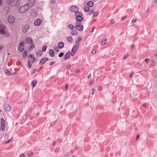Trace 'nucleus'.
I'll return each mask as SVG.
<instances>
[{
    "label": "nucleus",
    "instance_id": "33",
    "mask_svg": "<svg viewBox=\"0 0 157 157\" xmlns=\"http://www.w3.org/2000/svg\"><path fill=\"white\" fill-rule=\"evenodd\" d=\"M24 45L25 44L23 42L20 43L19 45V46L20 47H24Z\"/></svg>",
    "mask_w": 157,
    "mask_h": 157
},
{
    "label": "nucleus",
    "instance_id": "14",
    "mask_svg": "<svg viewBox=\"0 0 157 157\" xmlns=\"http://www.w3.org/2000/svg\"><path fill=\"white\" fill-rule=\"evenodd\" d=\"M29 28V26L28 25H25L23 28V31L24 33H26L28 29Z\"/></svg>",
    "mask_w": 157,
    "mask_h": 157
},
{
    "label": "nucleus",
    "instance_id": "1",
    "mask_svg": "<svg viewBox=\"0 0 157 157\" xmlns=\"http://www.w3.org/2000/svg\"><path fill=\"white\" fill-rule=\"evenodd\" d=\"M29 8V6L26 3L20 6L18 10V12L20 13H23L27 11Z\"/></svg>",
    "mask_w": 157,
    "mask_h": 157
},
{
    "label": "nucleus",
    "instance_id": "60",
    "mask_svg": "<svg viewBox=\"0 0 157 157\" xmlns=\"http://www.w3.org/2000/svg\"><path fill=\"white\" fill-rule=\"evenodd\" d=\"M91 77V74H89L87 76L88 78H90Z\"/></svg>",
    "mask_w": 157,
    "mask_h": 157
},
{
    "label": "nucleus",
    "instance_id": "22",
    "mask_svg": "<svg viewBox=\"0 0 157 157\" xmlns=\"http://www.w3.org/2000/svg\"><path fill=\"white\" fill-rule=\"evenodd\" d=\"M37 80H33L31 82V84L33 88H34L37 84Z\"/></svg>",
    "mask_w": 157,
    "mask_h": 157
},
{
    "label": "nucleus",
    "instance_id": "50",
    "mask_svg": "<svg viewBox=\"0 0 157 157\" xmlns=\"http://www.w3.org/2000/svg\"><path fill=\"white\" fill-rule=\"evenodd\" d=\"M149 59L148 58H147L145 59L144 61L145 62H148V61H149Z\"/></svg>",
    "mask_w": 157,
    "mask_h": 157
},
{
    "label": "nucleus",
    "instance_id": "44",
    "mask_svg": "<svg viewBox=\"0 0 157 157\" xmlns=\"http://www.w3.org/2000/svg\"><path fill=\"white\" fill-rule=\"evenodd\" d=\"M8 137H9V135L7 134H6L4 136V138L5 139H6L8 138Z\"/></svg>",
    "mask_w": 157,
    "mask_h": 157
},
{
    "label": "nucleus",
    "instance_id": "8",
    "mask_svg": "<svg viewBox=\"0 0 157 157\" xmlns=\"http://www.w3.org/2000/svg\"><path fill=\"white\" fill-rule=\"evenodd\" d=\"M8 21L9 23L12 24L15 22V17L12 16H9L8 17Z\"/></svg>",
    "mask_w": 157,
    "mask_h": 157
},
{
    "label": "nucleus",
    "instance_id": "10",
    "mask_svg": "<svg viewBox=\"0 0 157 157\" xmlns=\"http://www.w3.org/2000/svg\"><path fill=\"white\" fill-rule=\"evenodd\" d=\"M79 45H76V44L74 45L72 48V52H74V53H75L77 50L79 49Z\"/></svg>",
    "mask_w": 157,
    "mask_h": 157
},
{
    "label": "nucleus",
    "instance_id": "31",
    "mask_svg": "<svg viewBox=\"0 0 157 157\" xmlns=\"http://www.w3.org/2000/svg\"><path fill=\"white\" fill-rule=\"evenodd\" d=\"M47 46H44L42 48V51L43 52H44L46 51V49L47 48Z\"/></svg>",
    "mask_w": 157,
    "mask_h": 157
},
{
    "label": "nucleus",
    "instance_id": "19",
    "mask_svg": "<svg viewBox=\"0 0 157 157\" xmlns=\"http://www.w3.org/2000/svg\"><path fill=\"white\" fill-rule=\"evenodd\" d=\"M87 4L88 6L91 7L94 6V3L93 1H90L87 2Z\"/></svg>",
    "mask_w": 157,
    "mask_h": 157
},
{
    "label": "nucleus",
    "instance_id": "39",
    "mask_svg": "<svg viewBox=\"0 0 157 157\" xmlns=\"http://www.w3.org/2000/svg\"><path fill=\"white\" fill-rule=\"evenodd\" d=\"M106 42V40H103L101 42V44L102 45H104L105 43Z\"/></svg>",
    "mask_w": 157,
    "mask_h": 157
},
{
    "label": "nucleus",
    "instance_id": "37",
    "mask_svg": "<svg viewBox=\"0 0 157 157\" xmlns=\"http://www.w3.org/2000/svg\"><path fill=\"white\" fill-rule=\"evenodd\" d=\"M6 73L7 75H10L11 74L10 72L8 70L6 71Z\"/></svg>",
    "mask_w": 157,
    "mask_h": 157
},
{
    "label": "nucleus",
    "instance_id": "23",
    "mask_svg": "<svg viewBox=\"0 0 157 157\" xmlns=\"http://www.w3.org/2000/svg\"><path fill=\"white\" fill-rule=\"evenodd\" d=\"M42 55V52L41 50H38L36 53V55L38 57H40Z\"/></svg>",
    "mask_w": 157,
    "mask_h": 157
},
{
    "label": "nucleus",
    "instance_id": "46",
    "mask_svg": "<svg viewBox=\"0 0 157 157\" xmlns=\"http://www.w3.org/2000/svg\"><path fill=\"white\" fill-rule=\"evenodd\" d=\"M127 17L126 16H124L121 19V20H125V19H126V18Z\"/></svg>",
    "mask_w": 157,
    "mask_h": 157
},
{
    "label": "nucleus",
    "instance_id": "29",
    "mask_svg": "<svg viewBox=\"0 0 157 157\" xmlns=\"http://www.w3.org/2000/svg\"><path fill=\"white\" fill-rule=\"evenodd\" d=\"M73 32H72L71 33V35L73 36H76V35H78V32L74 30V31H72Z\"/></svg>",
    "mask_w": 157,
    "mask_h": 157
},
{
    "label": "nucleus",
    "instance_id": "12",
    "mask_svg": "<svg viewBox=\"0 0 157 157\" xmlns=\"http://www.w3.org/2000/svg\"><path fill=\"white\" fill-rule=\"evenodd\" d=\"M25 42L27 43H29L30 44H32L33 42L32 39L29 37H28L26 38L25 39Z\"/></svg>",
    "mask_w": 157,
    "mask_h": 157
},
{
    "label": "nucleus",
    "instance_id": "20",
    "mask_svg": "<svg viewBox=\"0 0 157 157\" xmlns=\"http://www.w3.org/2000/svg\"><path fill=\"white\" fill-rule=\"evenodd\" d=\"M66 39L68 42L71 43H72L73 41V37L71 36L67 37L66 38Z\"/></svg>",
    "mask_w": 157,
    "mask_h": 157
},
{
    "label": "nucleus",
    "instance_id": "43",
    "mask_svg": "<svg viewBox=\"0 0 157 157\" xmlns=\"http://www.w3.org/2000/svg\"><path fill=\"white\" fill-rule=\"evenodd\" d=\"M114 22H115V21H114V20L112 19L110 23L111 24H113L114 23Z\"/></svg>",
    "mask_w": 157,
    "mask_h": 157
},
{
    "label": "nucleus",
    "instance_id": "57",
    "mask_svg": "<svg viewBox=\"0 0 157 157\" xmlns=\"http://www.w3.org/2000/svg\"><path fill=\"white\" fill-rule=\"evenodd\" d=\"M133 73H131L130 74V75H129V77H132V76H133Z\"/></svg>",
    "mask_w": 157,
    "mask_h": 157
},
{
    "label": "nucleus",
    "instance_id": "54",
    "mask_svg": "<svg viewBox=\"0 0 157 157\" xmlns=\"http://www.w3.org/2000/svg\"><path fill=\"white\" fill-rule=\"evenodd\" d=\"M75 53H74V52H72L71 51V56H74V55Z\"/></svg>",
    "mask_w": 157,
    "mask_h": 157
},
{
    "label": "nucleus",
    "instance_id": "35",
    "mask_svg": "<svg viewBox=\"0 0 157 157\" xmlns=\"http://www.w3.org/2000/svg\"><path fill=\"white\" fill-rule=\"evenodd\" d=\"M66 67H67V69H70L71 67V65H70V64L68 63V64H67L66 65Z\"/></svg>",
    "mask_w": 157,
    "mask_h": 157
},
{
    "label": "nucleus",
    "instance_id": "36",
    "mask_svg": "<svg viewBox=\"0 0 157 157\" xmlns=\"http://www.w3.org/2000/svg\"><path fill=\"white\" fill-rule=\"evenodd\" d=\"M59 48L57 47L56 46L54 48V50L56 52H59Z\"/></svg>",
    "mask_w": 157,
    "mask_h": 157
},
{
    "label": "nucleus",
    "instance_id": "4",
    "mask_svg": "<svg viewBox=\"0 0 157 157\" xmlns=\"http://www.w3.org/2000/svg\"><path fill=\"white\" fill-rule=\"evenodd\" d=\"M6 26L4 25L0 24V34H3L6 33V31L5 30Z\"/></svg>",
    "mask_w": 157,
    "mask_h": 157
},
{
    "label": "nucleus",
    "instance_id": "41",
    "mask_svg": "<svg viewBox=\"0 0 157 157\" xmlns=\"http://www.w3.org/2000/svg\"><path fill=\"white\" fill-rule=\"evenodd\" d=\"M94 13V11L93 10H90L89 12V14L90 15Z\"/></svg>",
    "mask_w": 157,
    "mask_h": 157
},
{
    "label": "nucleus",
    "instance_id": "62",
    "mask_svg": "<svg viewBox=\"0 0 157 157\" xmlns=\"http://www.w3.org/2000/svg\"><path fill=\"white\" fill-rule=\"evenodd\" d=\"M25 155L24 154H21L20 155V157H25Z\"/></svg>",
    "mask_w": 157,
    "mask_h": 157
},
{
    "label": "nucleus",
    "instance_id": "58",
    "mask_svg": "<svg viewBox=\"0 0 157 157\" xmlns=\"http://www.w3.org/2000/svg\"><path fill=\"white\" fill-rule=\"evenodd\" d=\"M95 28V26L93 27V29H92V30H91V33H92L93 32Z\"/></svg>",
    "mask_w": 157,
    "mask_h": 157
},
{
    "label": "nucleus",
    "instance_id": "18",
    "mask_svg": "<svg viewBox=\"0 0 157 157\" xmlns=\"http://www.w3.org/2000/svg\"><path fill=\"white\" fill-rule=\"evenodd\" d=\"M82 38V36H79L78 37L76 41V45H79L80 44V42Z\"/></svg>",
    "mask_w": 157,
    "mask_h": 157
},
{
    "label": "nucleus",
    "instance_id": "55",
    "mask_svg": "<svg viewBox=\"0 0 157 157\" xmlns=\"http://www.w3.org/2000/svg\"><path fill=\"white\" fill-rule=\"evenodd\" d=\"M54 62L53 61H52V62H51L50 63V66H52V65H53L54 64Z\"/></svg>",
    "mask_w": 157,
    "mask_h": 157
},
{
    "label": "nucleus",
    "instance_id": "7",
    "mask_svg": "<svg viewBox=\"0 0 157 157\" xmlns=\"http://www.w3.org/2000/svg\"><path fill=\"white\" fill-rule=\"evenodd\" d=\"M36 3L35 0H28V2L27 4L29 6V7H33Z\"/></svg>",
    "mask_w": 157,
    "mask_h": 157
},
{
    "label": "nucleus",
    "instance_id": "53",
    "mask_svg": "<svg viewBox=\"0 0 157 157\" xmlns=\"http://www.w3.org/2000/svg\"><path fill=\"white\" fill-rule=\"evenodd\" d=\"M147 105L146 103H144L143 104V106L144 107H146Z\"/></svg>",
    "mask_w": 157,
    "mask_h": 157
},
{
    "label": "nucleus",
    "instance_id": "25",
    "mask_svg": "<svg viewBox=\"0 0 157 157\" xmlns=\"http://www.w3.org/2000/svg\"><path fill=\"white\" fill-rule=\"evenodd\" d=\"M32 66V65L30 61L29 60L28 61L27 64V67L29 69H30L31 68Z\"/></svg>",
    "mask_w": 157,
    "mask_h": 157
},
{
    "label": "nucleus",
    "instance_id": "6",
    "mask_svg": "<svg viewBox=\"0 0 157 157\" xmlns=\"http://www.w3.org/2000/svg\"><path fill=\"white\" fill-rule=\"evenodd\" d=\"M1 128L2 131H4L5 129V121L3 118H2L1 119Z\"/></svg>",
    "mask_w": 157,
    "mask_h": 157
},
{
    "label": "nucleus",
    "instance_id": "49",
    "mask_svg": "<svg viewBox=\"0 0 157 157\" xmlns=\"http://www.w3.org/2000/svg\"><path fill=\"white\" fill-rule=\"evenodd\" d=\"M93 80H90L89 82V85H91L93 83Z\"/></svg>",
    "mask_w": 157,
    "mask_h": 157
},
{
    "label": "nucleus",
    "instance_id": "21",
    "mask_svg": "<svg viewBox=\"0 0 157 157\" xmlns=\"http://www.w3.org/2000/svg\"><path fill=\"white\" fill-rule=\"evenodd\" d=\"M49 54V55L52 57L54 56L55 55L54 53V52L53 49H51L50 50Z\"/></svg>",
    "mask_w": 157,
    "mask_h": 157
},
{
    "label": "nucleus",
    "instance_id": "52",
    "mask_svg": "<svg viewBox=\"0 0 157 157\" xmlns=\"http://www.w3.org/2000/svg\"><path fill=\"white\" fill-rule=\"evenodd\" d=\"M96 51L95 50H93L91 52L92 54H94L96 53Z\"/></svg>",
    "mask_w": 157,
    "mask_h": 157
},
{
    "label": "nucleus",
    "instance_id": "15",
    "mask_svg": "<svg viewBox=\"0 0 157 157\" xmlns=\"http://www.w3.org/2000/svg\"><path fill=\"white\" fill-rule=\"evenodd\" d=\"M71 56V53L70 52H68L66 53L64 55L63 57V59L64 60H66L67 59H69L70 58Z\"/></svg>",
    "mask_w": 157,
    "mask_h": 157
},
{
    "label": "nucleus",
    "instance_id": "56",
    "mask_svg": "<svg viewBox=\"0 0 157 157\" xmlns=\"http://www.w3.org/2000/svg\"><path fill=\"white\" fill-rule=\"evenodd\" d=\"M128 55L126 54L124 56L123 58V59H126L127 57H128Z\"/></svg>",
    "mask_w": 157,
    "mask_h": 157
},
{
    "label": "nucleus",
    "instance_id": "27",
    "mask_svg": "<svg viewBox=\"0 0 157 157\" xmlns=\"http://www.w3.org/2000/svg\"><path fill=\"white\" fill-rule=\"evenodd\" d=\"M56 0H50V3L52 6H53L55 5Z\"/></svg>",
    "mask_w": 157,
    "mask_h": 157
},
{
    "label": "nucleus",
    "instance_id": "61",
    "mask_svg": "<svg viewBox=\"0 0 157 157\" xmlns=\"http://www.w3.org/2000/svg\"><path fill=\"white\" fill-rule=\"evenodd\" d=\"M3 3L2 0H0V6L2 5Z\"/></svg>",
    "mask_w": 157,
    "mask_h": 157
},
{
    "label": "nucleus",
    "instance_id": "26",
    "mask_svg": "<svg viewBox=\"0 0 157 157\" xmlns=\"http://www.w3.org/2000/svg\"><path fill=\"white\" fill-rule=\"evenodd\" d=\"M90 7H89V6H85L84 7V10L86 11V12H88L90 10Z\"/></svg>",
    "mask_w": 157,
    "mask_h": 157
},
{
    "label": "nucleus",
    "instance_id": "13",
    "mask_svg": "<svg viewBox=\"0 0 157 157\" xmlns=\"http://www.w3.org/2000/svg\"><path fill=\"white\" fill-rule=\"evenodd\" d=\"M64 44L63 42L60 41L58 43V47L60 49L63 48L64 47Z\"/></svg>",
    "mask_w": 157,
    "mask_h": 157
},
{
    "label": "nucleus",
    "instance_id": "11",
    "mask_svg": "<svg viewBox=\"0 0 157 157\" xmlns=\"http://www.w3.org/2000/svg\"><path fill=\"white\" fill-rule=\"evenodd\" d=\"M4 107L6 111H9L11 109L10 106L7 104H5Z\"/></svg>",
    "mask_w": 157,
    "mask_h": 157
},
{
    "label": "nucleus",
    "instance_id": "45",
    "mask_svg": "<svg viewBox=\"0 0 157 157\" xmlns=\"http://www.w3.org/2000/svg\"><path fill=\"white\" fill-rule=\"evenodd\" d=\"M95 92V90L94 89L92 88L91 90V93L92 94H94Z\"/></svg>",
    "mask_w": 157,
    "mask_h": 157
},
{
    "label": "nucleus",
    "instance_id": "34",
    "mask_svg": "<svg viewBox=\"0 0 157 157\" xmlns=\"http://www.w3.org/2000/svg\"><path fill=\"white\" fill-rule=\"evenodd\" d=\"M24 50V48H23L19 47L18 48V50L21 52H22Z\"/></svg>",
    "mask_w": 157,
    "mask_h": 157
},
{
    "label": "nucleus",
    "instance_id": "16",
    "mask_svg": "<svg viewBox=\"0 0 157 157\" xmlns=\"http://www.w3.org/2000/svg\"><path fill=\"white\" fill-rule=\"evenodd\" d=\"M48 60V58H43L40 61V64H44L45 63V62L46 61H47Z\"/></svg>",
    "mask_w": 157,
    "mask_h": 157
},
{
    "label": "nucleus",
    "instance_id": "9",
    "mask_svg": "<svg viewBox=\"0 0 157 157\" xmlns=\"http://www.w3.org/2000/svg\"><path fill=\"white\" fill-rule=\"evenodd\" d=\"M42 22V20L39 19H38L35 21L34 23V25L36 26H38L40 25Z\"/></svg>",
    "mask_w": 157,
    "mask_h": 157
},
{
    "label": "nucleus",
    "instance_id": "32",
    "mask_svg": "<svg viewBox=\"0 0 157 157\" xmlns=\"http://www.w3.org/2000/svg\"><path fill=\"white\" fill-rule=\"evenodd\" d=\"M32 44V45H31L30 46V47L29 48L30 50H32V49H33V48H34V47H35V45L33 44L32 43V44Z\"/></svg>",
    "mask_w": 157,
    "mask_h": 157
},
{
    "label": "nucleus",
    "instance_id": "48",
    "mask_svg": "<svg viewBox=\"0 0 157 157\" xmlns=\"http://www.w3.org/2000/svg\"><path fill=\"white\" fill-rule=\"evenodd\" d=\"M98 13H95L94 14L93 16L94 17H96L98 15Z\"/></svg>",
    "mask_w": 157,
    "mask_h": 157
},
{
    "label": "nucleus",
    "instance_id": "59",
    "mask_svg": "<svg viewBox=\"0 0 157 157\" xmlns=\"http://www.w3.org/2000/svg\"><path fill=\"white\" fill-rule=\"evenodd\" d=\"M3 47V45H0V50H1Z\"/></svg>",
    "mask_w": 157,
    "mask_h": 157
},
{
    "label": "nucleus",
    "instance_id": "51",
    "mask_svg": "<svg viewBox=\"0 0 157 157\" xmlns=\"http://www.w3.org/2000/svg\"><path fill=\"white\" fill-rule=\"evenodd\" d=\"M80 71V70L79 69H77L75 71V72L76 73H78Z\"/></svg>",
    "mask_w": 157,
    "mask_h": 157
},
{
    "label": "nucleus",
    "instance_id": "5",
    "mask_svg": "<svg viewBox=\"0 0 157 157\" xmlns=\"http://www.w3.org/2000/svg\"><path fill=\"white\" fill-rule=\"evenodd\" d=\"M79 8L78 7L76 6H71L70 8V10L73 12H75V13L77 12H78Z\"/></svg>",
    "mask_w": 157,
    "mask_h": 157
},
{
    "label": "nucleus",
    "instance_id": "17",
    "mask_svg": "<svg viewBox=\"0 0 157 157\" xmlns=\"http://www.w3.org/2000/svg\"><path fill=\"white\" fill-rule=\"evenodd\" d=\"M37 11L36 9H33L31 12V14L33 16H35L37 15Z\"/></svg>",
    "mask_w": 157,
    "mask_h": 157
},
{
    "label": "nucleus",
    "instance_id": "47",
    "mask_svg": "<svg viewBox=\"0 0 157 157\" xmlns=\"http://www.w3.org/2000/svg\"><path fill=\"white\" fill-rule=\"evenodd\" d=\"M11 139H10V140H8L7 141H6V142H5V144H8V143H9V142H10V141H11Z\"/></svg>",
    "mask_w": 157,
    "mask_h": 157
},
{
    "label": "nucleus",
    "instance_id": "63",
    "mask_svg": "<svg viewBox=\"0 0 157 157\" xmlns=\"http://www.w3.org/2000/svg\"><path fill=\"white\" fill-rule=\"evenodd\" d=\"M134 47V45H132V46H131V49H133Z\"/></svg>",
    "mask_w": 157,
    "mask_h": 157
},
{
    "label": "nucleus",
    "instance_id": "3",
    "mask_svg": "<svg viewBox=\"0 0 157 157\" xmlns=\"http://www.w3.org/2000/svg\"><path fill=\"white\" fill-rule=\"evenodd\" d=\"M76 25L75 26V28L78 31H82L83 30V26L81 25V22L79 21H76Z\"/></svg>",
    "mask_w": 157,
    "mask_h": 157
},
{
    "label": "nucleus",
    "instance_id": "64",
    "mask_svg": "<svg viewBox=\"0 0 157 157\" xmlns=\"http://www.w3.org/2000/svg\"><path fill=\"white\" fill-rule=\"evenodd\" d=\"M154 2L155 4H157V0H154Z\"/></svg>",
    "mask_w": 157,
    "mask_h": 157
},
{
    "label": "nucleus",
    "instance_id": "30",
    "mask_svg": "<svg viewBox=\"0 0 157 157\" xmlns=\"http://www.w3.org/2000/svg\"><path fill=\"white\" fill-rule=\"evenodd\" d=\"M29 56H30V57L31 58L33 59L32 63H33L35 62V58L34 56L32 55H29Z\"/></svg>",
    "mask_w": 157,
    "mask_h": 157
},
{
    "label": "nucleus",
    "instance_id": "24",
    "mask_svg": "<svg viewBox=\"0 0 157 157\" xmlns=\"http://www.w3.org/2000/svg\"><path fill=\"white\" fill-rule=\"evenodd\" d=\"M68 28L71 29L72 31H74V27L72 24H69L68 25Z\"/></svg>",
    "mask_w": 157,
    "mask_h": 157
},
{
    "label": "nucleus",
    "instance_id": "2",
    "mask_svg": "<svg viewBox=\"0 0 157 157\" xmlns=\"http://www.w3.org/2000/svg\"><path fill=\"white\" fill-rule=\"evenodd\" d=\"M76 16L75 19L77 20L76 21L81 22L83 20V18L82 17L83 14L80 12H78L75 13Z\"/></svg>",
    "mask_w": 157,
    "mask_h": 157
},
{
    "label": "nucleus",
    "instance_id": "42",
    "mask_svg": "<svg viewBox=\"0 0 157 157\" xmlns=\"http://www.w3.org/2000/svg\"><path fill=\"white\" fill-rule=\"evenodd\" d=\"M36 69H34L33 70L32 73V74H35V73H36Z\"/></svg>",
    "mask_w": 157,
    "mask_h": 157
},
{
    "label": "nucleus",
    "instance_id": "40",
    "mask_svg": "<svg viewBox=\"0 0 157 157\" xmlns=\"http://www.w3.org/2000/svg\"><path fill=\"white\" fill-rule=\"evenodd\" d=\"M137 21V20L136 19H133L132 20V23H134L135 22H136Z\"/></svg>",
    "mask_w": 157,
    "mask_h": 157
},
{
    "label": "nucleus",
    "instance_id": "38",
    "mask_svg": "<svg viewBox=\"0 0 157 157\" xmlns=\"http://www.w3.org/2000/svg\"><path fill=\"white\" fill-rule=\"evenodd\" d=\"M64 53L63 52H61L59 55V57H62Z\"/></svg>",
    "mask_w": 157,
    "mask_h": 157
},
{
    "label": "nucleus",
    "instance_id": "28",
    "mask_svg": "<svg viewBox=\"0 0 157 157\" xmlns=\"http://www.w3.org/2000/svg\"><path fill=\"white\" fill-rule=\"evenodd\" d=\"M7 3L9 5H11L13 2V0H7Z\"/></svg>",
    "mask_w": 157,
    "mask_h": 157
}]
</instances>
